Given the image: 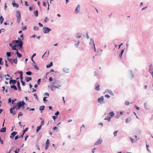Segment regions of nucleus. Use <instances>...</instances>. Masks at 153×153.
Listing matches in <instances>:
<instances>
[{"instance_id": "obj_1", "label": "nucleus", "mask_w": 153, "mask_h": 153, "mask_svg": "<svg viewBox=\"0 0 153 153\" xmlns=\"http://www.w3.org/2000/svg\"><path fill=\"white\" fill-rule=\"evenodd\" d=\"M12 42L13 43H15L16 44H18L17 48L18 47V49L19 50L21 51H23V43L21 39L19 38H18L17 40H14Z\"/></svg>"}, {"instance_id": "obj_2", "label": "nucleus", "mask_w": 153, "mask_h": 153, "mask_svg": "<svg viewBox=\"0 0 153 153\" xmlns=\"http://www.w3.org/2000/svg\"><path fill=\"white\" fill-rule=\"evenodd\" d=\"M21 108L17 105L13 106V107H11L10 109V113L12 114L13 115H14L16 114V112L15 111H14V110L16 108V110L17 111L20 109Z\"/></svg>"}, {"instance_id": "obj_3", "label": "nucleus", "mask_w": 153, "mask_h": 153, "mask_svg": "<svg viewBox=\"0 0 153 153\" xmlns=\"http://www.w3.org/2000/svg\"><path fill=\"white\" fill-rule=\"evenodd\" d=\"M90 42L89 43V45L91 46V48L94 49V51H96V49L95 47V45L94 43V40L92 38H91L90 39Z\"/></svg>"}, {"instance_id": "obj_4", "label": "nucleus", "mask_w": 153, "mask_h": 153, "mask_svg": "<svg viewBox=\"0 0 153 153\" xmlns=\"http://www.w3.org/2000/svg\"><path fill=\"white\" fill-rule=\"evenodd\" d=\"M43 32L44 33H48L51 30V29L49 28L44 27L43 28Z\"/></svg>"}, {"instance_id": "obj_5", "label": "nucleus", "mask_w": 153, "mask_h": 153, "mask_svg": "<svg viewBox=\"0 0 153 153\" xmlns=\"http://www.w3.org/2000/svg\"><path fill=\"white\" fill-rule=\"evenodd\" d=\"M25 104V102L23 101H21L18 102L16 105L21 108L22 106H24Z\"/></svg>"}, {"instance_id": "obj_6", "label": "nucleus", "mask_w": 153, "mask_h": 153, "mask_svg": "<svg viewBox=\"0 0 153 153\" xmlns=\"http://www.w3.org/2000/svg\"><path fill=\"white\" fill-rule=\"evenodd\" d=\"M12 78L11 77L10 80L9 81V84L10 85L12 84L13 85L15 84L16 82H17V81L15 80L12 79Z\"/></svg>"}, {"instance_id": "obj_7", "label": "nucleus", "mask_w": 153, "mask_h": 153, "mask_svg": "<svg viewBox=\"0 0 153 153\" xmlns=\"http://www.w3.org/2000/svg\"><path fill=\"white\" fill-rule=\"evenodd\" d=\"M16 17L17 19H21V13L19 11H17L16 12Z\"/></svg>"}, {"instance_id": "obj_8", "label": "nucleus", "mask_w": 153, "mask_h": 153, "mask_svg": "<svg viewBox=\"0 0 153 153\" xmlns=\"http://www.w3.org/2000/svg\"><path fill=\"white\" fill-rule=\"evenodd\" d=\"M95 89L97 91H100V85H98L97 83H95Z\"/></svg>"}, {"instance_id": "obj_9", "label": "nucleus", "mask_w": 153, "mask_h": 153, "mask_svg": "<svg viewBox=\"0 0 153 153\" xmlns=\"http://www.w3.org/2000/svg\"><path fill=\"white\" fill-rule=\"evenodd\" d=\"M15 44L14 45H13V46H12V47L11 48H12V49L13 50H16V51H18L16 47L17 48V45L18 44H16L15 43H14Z\"/></svg>"}, {"instance_id": "obj_10", "label": "nucleus", "mask_w": 153, "mask_h": 153, "mask_svg": "<svg viewBox=\"0 0 153 153\" xmlns=\"http://www.w3.org/2000/svg\"><path fill=\"white\" fill-rule=\"evenodd\" d=\"M102 142V140L100 139H99L94 144V145H97L101 144Z\"/></svg>"}, {"instance_id": "obj_11", "label": "nucleus", "mask_w": 153, "mask_h": 153, "mask_svg": "<svg viewBox=\"0 0 153 153\" xmlns=\"http://www.w3.org/2000/svg\"><path fill=\"white\" fill-rule=\"evenodd\" d=\"M104 100V98L103 96H102L100 97L98 99V102L100 103H101Z\"/></svg>"}, {"instance_id": "obj_12", "label": "nucleus", "mask_w": 153, "mask_h": 153, "mask_svg": "<svg viewBox=\"0 0 153 153\" xmlns=\"http://www.w3.org/2000/svg\"><path fill=\"white\" fill-rule=\"evenodd\" d=\"M17 134V132L16 131H13L12 132L11 134V135L10 136V138H13L14 137V136Z\"/></svg>"}, {"instance_id": "obj_13", "label": "nucleus", "mask_w": 153, "mask_h": 153, "mask_svg": "<svg viewBox=\"0 0 153 153\" xmlns=\"http://www.w3.org/2000/svg\"><path fill=\"white\" fill-rule=\"evenodd\" d=\"M20 74V81H23V72L22 71H20L19 72Z\"/></svg>"}, {"instance_id": "obj_14", "label": "nucleus", "mask_w": 153, "mask_h": 153, "mask_svg": "<svg viewBox=\"0 0 153 153\" xmlns=\"http://www.w3.org/2000/svg\"><path fill=\"white\" fill-rule=\"evenodd\" d=\"M15 2V1L14 0L12 3L13 6L16 8L18 7L19 6V4H18L16 3Z\"/></svg>"}, {"instance_id": "obj_15", "label": "nucleus", "mask_w": 153, "mask_h": 153, "mask_svg": "<svg viewBox=\"0 0 153 153\" xmlns=\"http://www.w3.org/2000/svg\"><path fill=\"white\" fill-rule=\"evenodd\" d=\"M6 127H2L0 129V132L1 133H4L6 131Z\"/></svg>"}, {"instance_id": "obj_16", "label": "nucleus", "mask_w": 153, "mask_h": 153, "mask_svg": "<svg viewBox=\"0 0 153 153\" xmlns=\"http://www.w3.org/2000/svg\"><path fill=\"white\" fill-rule=\"evenodd\" d=\"M81 34L80 33H78L76 35L75 37L77 39L79 38L82 37Z\"/></svg>"}, {"instance_id": "obj_17", "label": "nucleus", "mask_w": 153, "mask_h": 153, "mask_svg": "<svg viewBox=\"0 0 153 153\" xmlns=\"http://www.w3.org/2000/svg\"><path fill=\"white\" fill-rule=\"evenodd\" d=\"M17 85L18 89L19 91H21V88L20 86V83L19 81H17Z\"/></svg>"}, {"instance_id": "obj_18", "label": "nucleus", "mask_w": 153, "mask_h": 153, "mask_svg": "<svg viewBox=\"0 0 153 153\" xmlns=\"http://www.w3.org/2000/svg\"><path fill=\"white\" fill-rule=\"evenodd\" d=\"M53 65V62H51L49 64L46 65V67L47 68H48L51 67Z\"/></svg>"}, {"instance_id": "obj_19", "label": "nucleus", "mask_w": 153, "mask_h": 153, "mask_svg": "<svg viewBox=\"0 0 153 153\" xmlns=\"http://www.w3.org/2000/svg\"><path fill=\"white\" fill-rule=\"evenodd\" d=\"M36 53H34L31 56V60L33 62V63L34 64H36V63L33 60V57L34 56H36Z\"/></svg>"}, {"instance_id": "obj_20", "label": "nucleus", "mask_w": 153, "mask_h": 153, "mask_svg": "<svg viewBox=\"0 0 153 153\" xmlns=\"http://www.w3.org/2000/svg\"><path fill=\"white\" fill-rule=\"evenodd\" d=\"M25 80L27 82H28L32 80V78L29 77H26Z\"/></svg>"}, {"instance_id": "obj_21", "label": "nucleus", "mask_w": 153, "mask_h": 153, "mask_svg": "<svg viewBox=\"0 0 153 153\" xmlns=\"http://www.w3.org/2000/svg\"><path fill=\"white\" fill-rule=\"evenodd\" d=\"M45 107V106L44 105L41 106H40L39 109L41 111V113L42 112V111L44 110Z\"/></svg>"}, {"instance_id": "obj_22", "label": "nucleus", "mask_w": 153, "mask_h": 153, "mask_svg": "<svg viewBox=\"0 0 153 153\" xmlns=\"http://www.w3.org/2000/svg\"><path fill=\"white\" fill-rule=\"evenodd\" d=\"M16 53L17 55V56L19 58H21L22 56V54L20 53L18 51H16Z\"/></svg>"}, {"instance_id": "obj_23", "label": "nucleus", "mask_w": 153, "mask_h": 153, "mask_svg": "<svg viewBox=\"0 0 153 153\" xmlns=\"http://www.w3.org/2000/svg\"><path fill=\"white\" fill-rule=\"evenodd\" d=\"M108 115L110 116L111 117H112L114 116V112L113 111H111L108 114Z\"/></svg>"}, {"instance_id": "obj_24", "label": "nucleus", "mask_w": 153, "mask_h": 153, "mask_svg": "<svg viewBox=\"0 0 153 153\" xmlns=\"http://www.w3.org/2000/svg\"><path fill=\"white\" fill-rule=\"evenodd\" d=\"M10 87L11 88L13 89L14 90H16L17 89L16 87L14 85H11Z\"/></svg>"}, {"instance_id": "obj_25", "label": "nucleus", "mask_w": 153, "mask_h": 153, "mask_svg": "<svg viewBox=\"0 0 153 153\" xmlns=\"http://www.w3.org/2000/svg\"><path fill=\"white\" fill-rule=\"evenodd\" d=\"M4 20V18H3L2 16H1L0 17V22L1 24H2Z\"/></svg>"}, {"instance_id": "obj_26", "label": "nucleus", "mask_w": 153, "mask_h": 153, "mask_svg": "<svg viewBox=\"0 0 153 153\" xmlns=\"http://www.w3.org/2000/svg\"><path fill=\"white\" fill-rule=\"evenodd\" d=\"M34 14L36 17H38V10H36L34 12Z\"/></svg>"}, {"instance_id": "obj_27", "label": "nucleus", "mask_w": 153, "mask_h": 153, "mask_svg": "<svg viewBox=\"0 0 153 153\" xmlns=\"http://www.w3.org/2000/svg\"><path fill=\"white\" fill-rule=\"evenodd\" d=\"M111 118V117L107 116L104 119V120H107L108 122H109L110 121Z\"/></svg>"}, {"instance_id": "obj_28", "label": "nucleus", "mask_w": 153, "mask_h": 153, "mask_svg": "<svg viewBox=\"0 0 153 153\" xmlns=\"http://www.w3.org/2000/svg\"><path fill=\"white\" fill-rule=\"evenodd\" d=\"M41 127L42 126L40 125L37 127L36 129V132H37V133L41 129Z\"/></svg>"}, {"instance_id": "obj_29", "label": "nucleus", "mask_w": 153, "mask_h": 153, "mask_svg": "<svg viewBox=\"0 0 153 153\" xmlns=\"http://www.w3.org/2000/svg\"><path fill=\"white\" fill-rule=\"evenodd\" d=\"M105 92H108L109 93L111 94H113V93L112 92V91L111 90H109V89H106L105 91Z\"/></svg>"}, {"instance_id": "obj_30", "label": "nucleus", "mask_w": 153, "mask_h": 153, "mask_svg": "<svg viewBox=\"0 0 153 153\" xmlns=\"http://www.w3.org/2000/svg\"><path fill=\"white\" fill-rule=\"evenodd\" d=\"M59 80H58L56 79H54L53 82H52V83L53 84H56L57 83H58V82L59 81Z\"/></svg>"}, {"instance_id": "obj_31", "label": "nucleus", "mask_w": 153, "mask_h": 153, "mask_svg": "<svg viewBox=\"0 0 153 153\" xmlns=\"http://www.w3.org/2000/svg\"><path fill=\"white\" fill-rule=\"evenodd\" d=\"M63 70L64 72L65 73H68L69 69L66 68H64L63 69Z\"/></svg>"}, {"instance_id": "obj_32", "label": "nucleus", "mask_w": 153, "mask_h": 153, "mask_svg": "<svg viewBox=\"0 0 153 153\" xmlns=\"http://www.w3.org/2000/svg\"><path fill=\"white\" fill-rule=\"evenodd\" d=\"M52 86L54 87V88H58L59 89V87L62 86V85H58L57 86H55V85H52Z\"/></svg>"}, {"instance_id": "obj_33", "label": "nucleus", "mask_w": 153, "mask_h": 153, "mask_svg": "<svg viewBox=\"0 0 153 153\" xmlns=\"http://www.w3.org/2000/svg\"><path fill=\"white\" fill-rule=\"evenodd\" d=\"M7 60L8 61L10 62V63L13 64V59L12 58H7Z\"/></svg>"}, {"instance_id": "obj_34", "label": "nucleus", "mask_w": 153, "mask_h": 153, "mask_svg": "<svg viewBox=\"0 0 153 153\" xmlns=\"http://www.w3.org/2000/svg\"><path fill=\"white\" fill-rule=\"evenodd\" d=\"M11 52H6V55L7 57H10L11 56Z\"/></svg>"}, {"instance_id": "obj_35", "label": "nucleus", "mask_w": 153, "mask_h": 153, "mask_svg": "<svg viewBox=\"0 0 153 153\" xmlns=\"http://www.w3.org/2000/svg\"><path fill=\"white\" fill-rule=\"evenodd\" d=\"M26 74L27 75H30L32 74V73L31 71H28L27 72H26Z\"/></svg>"}, {"instance_id": "obj_36", "label": "nucleus", "mask_w": 153, "mask_h": 153, "mask_svg": "<svg viewBox=\"0 0 153 153\" xmlns=\"http://www.w3.org/2000/svg\"><path fill=\"white\" fill-rule=\"evenodd\" d=\"M28 129V128L26 127L22 131V133H23V134H25V132L27 131Z\"/></svg>"}, {"instance_id": "obj_37", "label": "nucleus", "mask_w": 153, "mask_h": 153, "mask_svg": "<svg viewBox=\"0 0 153 153\" xmlns=\"http://www.w3.org/2000/svg\"><path fill=\"white\" fill-rule=\"evenodd\" d=\"M2 58H0V65H2L3 64V62L2 61Z\"/></svg>"}, {"instance_id": "obj_38", "label": "nucleus", "mask_w": 153, "mask_h": 153, "mask_svg": "<svg viewBox=\"0 0 153 153\" xmlns=\"http://www.w3.org/2000/svg\"><path fill=\"white\" fill-rule=\"evenodd\" d=\"M17 58L15 59H14L13 60V62H14L15 64H17Z\"/></svg>"}, {"instance_id": "obj_39", "label": "nucleus", "mask_w": 153, "mask_h": 153, "mask_svg": "<svg viewBox=\"0 0 153 153\" xmlns=\"http://www.w3.org/2000/svg\"><path fill=\"white\" fill-rule=\"evenodd\" d=\"M33 29L34 30H39V27L37 26H34Z\"/></svg>"}, {"instance_id": "obj_40", "label": "nucleus", "mask_w": 153, "mask_h": 153, "mask_svg": "<svg viewBox=\"0 0 153 153\" xmlns=\"http://www.w3.org/2000/svg\"><path fill=\"white\" fill-rule=\"evenodd\" d=\"M48 98V97H44L43 98V101L44 102H46L47 101V100H46V99Z\"/></svg>"}, {"instance_id": "obj_41", "label": "nucleus", "mask_w": 153, "mask_h": 153, "mask_svg": "<svg viewBox=\"0 0 153 153\" xmlns=\"http://www.w3.org/2000/svg\"><path fill=\"white\" fill-rule=\"evenodd\" d=\"M19 150V149L16 148V150L14 151L15 153H18Z\"/></svg>"}, {"instance_id": "obj_42", "label": "nucleus", "mask_w": 153, "mask_h": 153, "mask_svg": "<svg viewBox=\"0 0 153 153\" xmlns=\"http://www.w3.org/2000/svg\"><path fill=\"white\" fill-rule=\"evenodd\" d=\"M149 147V145L146 144V148H147V151L149 152H151V151H150V150L148 148V147Z\"/></svg>"}, {"instance_id": "obj_43", "label": "nucleus", "mask_w": 153, "mask_h": 153, "mask_svg": "<svg viewBox=\"0 0 153 153\" xmlns=\"http://www.w3.org/2000/svg\"><path fill=\"white\" fill-rule=\"evenodd\" d=\"M23 115V114L21 112H19V113L18 114V117L19 118V116H22Z\"/></svg>"}, {"instance_id": "obj_44", "label": "nucleus", "mask_w": 153, "mask_h": 153, "mask_svg": "<svg viewBox=\"0 0 153 153\" xmlns=\"http://www.w3.org/2000/svg\"><path fill=\"white\" fill-rule=\"evenodd\" d=\"M78 8H77V7H76V9H75V13H76V14L77 13L79 12V10H78Z\"/></svg>"}, {"instance_id": "obj_45", "label": "nucleus", "mask_w": 153, "mask_h": 153, "mask_svg": "<svg viewBox=\"0 0 153 153\" xmlns=\"http://www.w3.org/2000/svg\"><path fill=\"white\" fill-rule=\"evenodd\" d=\"M27 29V27L26 26H25L23 27L22 26V29L23 30H26Z\"/></svg>"}, {"instance_id": "obj_46", "label": "nucleus", "mask_w": 153, "mask_h": 153, "mask_svg": "<svg viewBox=\"0 0 153 153\" xmlns=\"http://www.w3.org/2000/svg\"><path fill=\"white\" fill-rule=\"evenodd\" d=\"M33 65L34 67L35 68L36 70H39V67L36 65L35 64L34 65Z\"/></svg>"}, {"instance_id": "obj_47", "label": "nucleus", "mask_w": 153, "mask_h": 153, "mask_svg": "<svg viewBox=\"0 0 153 153\" xmlns=\"http://www.w3.org/2000/svg\"><path fill=\"white\" fill-rule=\"evenodd\" d=\"M59 111H57L55 113V115H56V116H57L59 115Z\"/></svg>"}, {"instance_id": "obj_48", "label": "nucleus", "mask_w": 153, "mask_h": 153, "mask_svg": "<svg viewBox=\"0 0 153 153\" xmlns=\"http://www.w3.org/2000/svg\"><path fill=\"white\" fill-rule=\"evenodd\" d=\"M41 82V79L40 78L38 79L37 80V84L38 85H39L40 82Z\"/></svg>"}, {"instance_id": "obj_49", "label": "nucleus", "mask_w": 153, "mask_h": 153, "mask_svg": "<svg viewBox=\"0 0 153 153\" xmlns=\"http://www.w3.org/2000/svg\"><path fill=\"white\" fill-rule=\"evenodd\" d=\"M49 139H48L46 141V144L47 145H49Z\"/></svg>"}, {"instance_id": "obj_50", "label": "nucleus", "mask_w": 153, "mask_h": 153, "mask_svg": "<svg viewBox=\"0 0 153 153\" xmlns=\"http://www.w3.org/2000/svg\"><path fill=\"white\" fill-rule=\"evenodd\" d=\"M20 82L22 83V85L23 86H24L25 85V82H24L23 81H20Z\"/></svg>"}, {"instance_id": "obj_51", "label": "nucleus", "mask_w": 153, "mask_h": 153, "mask_svg": "<svg viewBox=\"0 0 153 153\" xmlns=\"http://www.w3.org/2000/svg\"><path fill=\"white\" fill-rule=\"evenodd\" d=\"M0 142L1 144H3L4 143L3 141L1 139V138L0 137Z\"/></svg>"}, {"instance_id": "obj_52", "label": "nucleus", "mask_w": 153, "mask_h": 153, "mask_svg": "<svg viewBox=\"0 0 153 153\" xmlns=\"http://www.w3.org/2000/svg\"><path fill=\"white\" fill-rule=\"evenodd\" d=\"M79 43H80V42L79 41H78V42L77 43L75 44V45L76 46V48H77L78 47V45L79 44Z\"/></svg>"}, {"instance_id": "obj_53", "label": "nucleus", "mask_w": 153, "mask_h": 153, "mask_svg": "<svg viewBox=\"0 0 153 153\" xmlns=\"http://www.w3.org/2000/svg\"><path fill=\"white\" fill-rule=\"evenodd\" d=\"M44 120H43L41 121L40 126H42L43 125H44Z\"/></svg>"}, {"instance_id": "obj_54", "label": "nucleus", "mask_w": 153, "mask_h": 153, "mask_svg": "<svg viewBox=\"0 0 153 153\" xmlns=\"http://www.w3.org/2000/svg\"><path fill=\"white\" fill-rule=\"evenodd\" d=\"M125 104L126 105H129L130 102L128 101H126L125 102Z\"/></svg>"}, {"instance_id": "obj_55", "label": "nucleus", "mask_w": 153, "mask_h": 153, "mask_svg": "<svg viewBox=\"0 0 153 153\" xmlns=\"http://www.w3.org/2000/svg\"><path fill=\"white\" fill-rule=\"evenodd\" d=\"M58 117L57 116H52L53 119L54 120H55L56 119V118Z\"/></svg>"}, {"instance_id": "obj_56", "label": "nucleus", "mask_w": 153, "mask_h": 153, "mask_svg": "<svg viewBox=\"0 0 153 153\" xmlns=\"http://www.w3.org/2000/svg\"><path fill=\"white\" fill-rule=\"evenodd\" d=\"M48 20V19L47 17H45V19L44 20V22L45 23H46L47 22V20Z\"/></svg>"}, {"instance_id": "obj_57", "label": "nucleus", "mask_w": 153, "mask_h": 153, "mask_svg": "<svg viewBox=\"0 0 153 153\" xmlns=\"http://www.w3.org/2000/svg\"><path fill=\"white\" fill-rule=\"evenodd\" d=\"M124 52V50H123L121 52V53H120V57H121L122 56V54Z\"/></svg>"}, {"instance_id": "obj_58", "label": "nucleus", "mask_w": 153, "mask_h": 153, "mask_svg": "<svg viewBox=\"0 0 153 153\" xmlns=\"http://www.w3.org/2000/svg\"><path fill=\"white\" fill-rule=\"evenodd\" d=\"M53 80V79L51 77H50L49 79V81L51 82Z\"/></svg>"}, {"instance_id": "obj_59", "label": "nucleus", "mask_w": 153, "mask_h": 153, "mask_svg": "<svg viewBox=\"0 0 153 153\" xmlns=\"http://www.w3.org/2000/svg\"><path fill=\"white\" fill-rule=\"evenodd\" d=\"M5 65L6 67H8V64H7V61L6 60H5Z\"/></svg>"}, {"instance_id": "obj_60", "label": "nucleus", "mask_w": 153, "mask_h": 153, "mask_svg": "<svg viewBox=\"0 0 153 153\" xmlns=\"http://www.w3.org/2000/svg\"><path fill=\"white\" fill-rule=\"evenodd\" d=\"M33 95L34 97H35V98L36 99L38 100V97L37 96V94H33Z\"/></svg>"}, {"instance_id": "obj_61", "label": "nucleus", "mask_w": 153, "mask_h": 153, "mask_svg": "<svg viewBox=\"0 0 153 153\" xmlns=\"http://www.w3.org/2000/svg\"><path fill=\"white\" fill-rule=\"evenodd\" d=\"M20 138L18 135L16 136L15 137V140H17L18 138Z\"/></svg>"}, {"instance_id": "obj_62", "label": "nucleus", "mask_w": 153, "mask_h": 153, "mask_svg": "<svg viewBox=\"0 0 153 153\" xmlns=\"http://www.w3.org/2000/svg\"><path fill=\"white\" fill-rule=\"evenodd\" d=\"M44 95H46V96H49V93H48V92H45L44 93Z\"/></svg>"}, {"instance_id": "obj_63", "label": "nucleus", "mask_w": 153, "mask_h": 153, "mask_svg": "<svg viewBox=\"0 0 153 153\" xmlns=\"http://www.w3.org/2000/svg\"><path fill=\"white\" fill-rule=\"evenodd\" d=\"M2 89H1V91H3V92H4V90H5V87L4 86H2Z\"/></svg>"}, {"instance_id": "obj_64", "label": "nucleus", "mask_w": 153, "mask_h": 153, "mask_svg": "<svg viewBox=\"0 0 153 153\" xmlns=\"http://www.w3.org/2000/svg\"><path fill=\"white\" fill-rule=\"evenodd\" d=\"M49 147V145H45V149L46 150H47Z\"/></svg>"}]
</instances>
